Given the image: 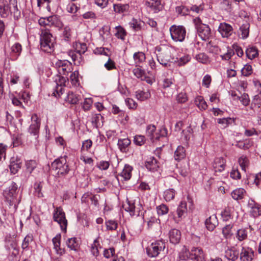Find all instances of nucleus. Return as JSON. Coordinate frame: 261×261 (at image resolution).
Masks as SVG:
<instances>
[{
    "label": "nucleus",
    "mask_w": 261,
    "mask_h": 261,
    "mask_svg": "<svg viewBox=\"0 0 261 261\" xmlns=\"http://www.w3.org/2000/svg\"><path fill=\"white\" fill-rule=\"evenodd\" d=\"M6 248L10 254L12 256H16L18 254L19 250L17 243L14 241H9L6 245Z\"/></svg>",
    "instance_id": "20"
},
{
    "label": "nucleus",
    "mask_w": 261,
    "mask_h": 261,
    "mask_svg": "<svg viewBox=\"0 0 261 261\" xmlns=\"http://www.w3.org/2000/svg\"><path fill=\"white\" fill-rule=\"evenodd\" d=\"M232 225L229 224L225 226L222 229V233L226 238H228L232 235L231 229Z\"/></svg>",
    "instance_id": "50"
},
{
    "label": "nucleus",
    "mask_w": 261,
    "mask_h": 261,
    "mask_svg": "<svg viewBox=\"0 0 261 261\" xmlns=\"http://www.w3.org/2000/svg\"><path fill=\"white\" fill-rule=\"evenodd\" d=\"M195 103L196 106L201 110H205L207 105L204 100L203 98L201 96H198L195 99Z\"/></svg>",
    "instance_id": "37"
},
{
    "label": "nucleus",
    "mask_w": 261,
    "mask_h": 261,
    "mask_svg": "<svg viewBox=\"0 0 261 261\" xmlns=\"http://www.w3.org/2000/svg\"><path fill=\"white\" fill-rule=\"evenodd\" d=\"M134 58L136 64H139L145 60V56L142 52L136 53L134 55Z\"/></svg>",
    "instance_id": "46"
},
{
    "label": "nucleus",
    "mask_w": 261,
    "mask_h": 261,
    "mask_svg": "<svg viewBox=\"0 0 261 261\" xmlns=\"http://www.w3.org/2000/svg\"><path fill=\"white\" fill-rule=\"evenodd\" d=\"M185 149L184 147L179 146L177 147L174 153V158L176 160L179 161L185 156Z\"/></svg>",
    "instance_id": "34"
},
{
    "label": "nucleus",
    "mask_w": 261,
    "mask_h": 261,
    "mask_svg": "<svg viewBox=\"0 0 261 261\" xmlns=\"http://www.w3.org/2000/svg\"><path fill=\"white\" fill-rule=\"evenodd\" d=\"M54 220L57 222L60 225L61 228L63 230H66L67 221L65 218V213L61 207H58L54 211L53 215Z\"/></svg>",
    "instance_id": "7"
},
{
    "label": "nucleus",
    "mask_w": 261,
    "mask_h": 261,
    "mask_svg": "<svg viewBox=\"0 0 261 261\" xmlns=\"http://www.w3.org/2000/svg\"><path fill=\"white\" fill-rule=\"evenodd\" d=\"M38 22L41 26H55L56 27H61L62 22L59 20L58 17L55 15L51 16L46 18H40Z\"/></svg>",
    "instance_id": "8"
},
{
    "label": "nucleus",
    "mask_w": 261,
    "mask_h": 261,
    "mask_svg": "<svg viewBox=\"0 0 261 261\" xmlns=\"http://www.w3.org/2000/svg\"><path fill=\"white\" fill-rule=\"evenodd\" d=\"M230 177L234 179H240L241 177V173L237 168L232 169L230 173Z\"/></svg>",
    "instance_id": "64"
},
{
    "label": "nucleus",
    "mask_w": 261,
    "mask_h": 261,
    "mask_svg": "<svg viewBox=\"0 0 261 261\" xmlns=\"http://www.w3.org/2000/svg\"><path fill=\"white\" fill-rule=\"evenodd\" d=\"M190 258L193 261H204L202 250L199 248H193L190 253Z\"/></svg>",
    "instance_id": "13"
},
{
    "label": "nucleus",
    "mask_w": 261,
    "mask_h": 261,
    "mask_svg": "<svg viewBox=\"0 0 261 261\" xmlns=\"http://www.w3.org/2000/svg\"><path fill=\"white\" fill-rule=\"evenodd\" d=\"M32 123L30 126L29 132L34 136H37L40 128V122L37 115L34 114L31 117Z\"/></svg>",
    "instance_id": "10"
},
{
    "label": "nucleus",
    "mask_w": 261,
    "mask_h": 261,
    "mask_svg": "<svg viewBox=\"0 0 261 261\" xmlns=\"http://www.w3.org/2000/svg\"><path fill=\"white\" fill-rule=\"evenodd\" d=\"M187 211L186 202L181 201L176 210L178 218L181 219L182 216L187 213Z\"/></svg>",
    "instance_id": "27"
},
{
    "label": "nucleus",
    "mask_w": 261,
    "mask_h": 261,
    "mask_svg": "<svg viewBox=\"0 0 261 261\" xmlns=\"http://www.w3.org/2000/svg\"><path fill=\"white\" fill-rule=\"evenodd\" d=\"M195 28L201 38L203 40L209 39L211 34V29L208 25L202 23L201 19L197 17L194 19Z\"/></svg>",
    "instance_id": "4"
},
{
    "label": "nucleus",
    "mask_w": 261,
    "mask_h": 261,
    "mask_svg": "<svg viewBox=\"0 0 261 261\" xmlns=\"http://www.w3.org/2000/svg\"><path fill=\"white\" fill-rule=\"evenodd\" d=\"M70 80L73 85L76 86L79 85V72L75 71L71 73L70 76Z\"/></svg>",
    "instance_id": "52"
},
{
    "label": "nucleus",
    "mask_w": 261,
    "mask_h": 261,
    "mask_svg": "<svg viewBox=\"0 0 261 261\" xmlns=\"http://www.w3.org/2000/svg\"><path fill=\"white\" fill-rule=\"evenodd\" d=\"M93 125L98 128L103 125V117L100 114H96L93 115L91 120Z\"/></svg>",
    "instance_id": "24"
},
{
    "label": "nucleus",
    "mask_w": 261,
    "mask_h": 261,
    "mask_svg": "<svg viewBox=\"0 0 261 261\" xmlns=\"http://www.w3.org/2000/svg\"><path fill=\"white\" fill-rule=\"evenodd\" d=\"M143 219L144 221L147 222L148 228H160V220L154 216H150L149 212H145Z\"/></svg>",
    "instance_id": "9"
},
{
    "label": "nucleus",
    "mask_w": 261,
    "mask_h": 261,
    "mask_svg": "<svg viewBox=\"0 0 261 261\" xmlns=\"http://www.w3.org/2000/svg\"><path fill=\"white\" fill-rule=\"evenodd\" d=\"M22 162L18 158H12L9 165L10 171L12 173L16 174L21 167Z\"/></svg>",
    "instance_id": "17"
},
{
    "label": "nucleus",
    "mask_w": 261,
    "mask_h": 261,
    "mask_svg": "<svg viewBox=\"0 0 261 261\" xmlns=\"http://www.w3.org/2000/svg\"><path fill=\"white\" fill-rule=\"evenodd\" d=\"M218 31L223 38H228L231 35L233 29L232 27L225 22L221 23L218 28Z\"/></svg>",
    "instance_id": "11"
},
{
    "label": "nucleus",
    "mask_w": 261,
    "mask_h": 261,
    "mask_svg": "<svg viewBox=\"0 0 261 261\" xmlns=\"http://www.w3.org/2000/svg\"><path fill=\"white\" fill-rule=\"evenodd\" d=\"M9 4L6 0H0V15L3 17L9 15Z\"/></svg>",
    "instance_id": "23"
},
{
    "label": "nucleus",
    "mask_w": 261,
    "mask_h": 261,
    "mask_svg": "<svg viewBox=\"0 0 261 261\" xmlns=\"http://www.w3.org/2000/svg\"><path fill=\"white\" fill-rule=\"evenodd\" d=\"M247 237V232L245 229H239L237 233V239L241 241L246 239Z\"/></svg>",
    "instance_id": "51"
},
{
    "label": "nucleus",
    "mask_w": 261,
    "mask_h": 261,
    "mask_svg": "<svg viewBox=\"0 0 261 261\" xmlns=\"http://www.w3.org/2000/svg\"><path fill=\"white\" fill-rule=\"evenodd\" d=\"M66 158V156H61L55 160L51 164L53 170L56 176L58 177L65 176L70 171Z\"/></svg>",
    "instance_id": "3"
},
{
    "label": "nucleus",
    "mask_w": 261,
    "mask_h": 261,
    "mask_svg": "<svg viewBox=\"0 0 261 261\" xmlns=\"http://www.w3.org/2000/svg\"><path fill=\"white\" fill-rule=\"evenodd\" d=\"M61 75V74L57 75V77L55 80V82H56V85L65 87V84L67 81L68 80V79L67 78V76H64Z\"/></svg>",
    "instance_id": "45"
},
{
    "label": "nucleus",
    "mask_w": 261,
    "mask_h": 261,
    "mask_svg": "<svg viewBox=\"0 0 261 261\" xmlns=\"http://www.w3.org/2000/svg\"><path fill=\"white\" fill-rule=\"evenodd\" d=\"M70 65L68 66H62V67H58L59 74H62L63 75H67L68 73L70 71Z\"/></svg>",
    "instance_id": "62"
},
{
    "label": "nucleus",
    "mask_w": 261,
    "mask_h": 261,
    "mask_svg": "<svg viewBox=\"0 0 261 261\" xmlns=\"http://www.w3.org/2000/svg\"><path fill=\"white\" fill-rule=\"evenodd\" d=\"M143 23V22L140 21V20H137L136 19H133L129 23V25L135 31H138L140 30L142 28V24Z\"/></svg>",
    "instance_id": "39"
},
{
    "label": "nucleus",
    "mask_w": 261,
    "mask_h": 261,
    "mask_svg": "<svg viewBox=\"0 0 261 261\" xmlns=\"http://www.w3.org/2000/svg\"><path fill=\"white\" fill-rule=\"evenodd\" d=\"M164 198L167 201L172 200L175 196V191L173 189H170L164 192Z\"/></svg>",
    "instance_id": "43"
},
{
    "label": "nucleus",
    "mask_w": 261,
    "mask_h": 261,
    "mask_svg": "<svg viewBox=\"0 0 261 261\" xmlns=\"http://www.w3.org/2000/svg\"><path fill=\"white\" fill-rule=\"evenodd\" d=\"M239 163L242 170L246 172V168L248 166V160L246 156H242L239 159Z\"/></svg>",
    "instance_id": "47"
},
{
    "label": "nucleus",
    "mask_w": 261,
    "mask_h": 261,
    "mask_svg": "<svg viewBox=\"0 0 261 261\" xmlns=\"http://www.w3.org/2000/svg\"><path fill=\"white\" fill-rule=\"evenodd\" d=\"M170 242L173 244H178L181 239L180 231L176 229H172L168 233Z\"/></svg>",
    "instance_id": "15"
},
{
    "label": "nucleus",
    "mask_w": 261,
    "mask_h": 261,
    "mask_svg": "<svg viewBox=\"0 0 261 261\" xmlns=\"http://www.w3.org/2000/svg\"><path fill=\"white\" fill-rule=\"evenodd\" d=\"M246 194L245 190L243 188H238L231 192V196L233 199L238 200L244 198Z\"/></svg>",
    "instance_id": "26"
},
{
    "label": "nucleus",
    "mask_w": 261,
    "mask_h": 261,
    "mask_svg": "<svg viewBox=\"0 0 261 261\" xmlns=\"http://www.w3.org/2000/svg\"><path fill=\"white\" fill-rule=\"evenodd\" d=\"M145 167L149 170L154 171L159 167V164L156 159L152 157L145 162Z\"/></svg>",
    "instance_id": "22"
},
{
    "label": "nucleus",
    "mask_w": 261,
    "mask_h": 261,
    "mask_svg": "<svg viewBox=\"0 0 261 261\" xmlns=\"http://www.w3.org/2000/svg\"><path fill=\"white\" fill-rule=\"evenodd\" d=\"M33 241V237L32 234H28L23 239L21 248L23 250L28 248L29 244Z\"/></svg>",
    "instance_id": "41"
},
{
    "label": "nucleus",
    "mask_w": 261,
    "mask_h": 261,
    "mask_svg": "<svg viewBox=\"0 0 261 261\" xmlns=\"http://www.w3.org/2000/svg\"><path fill=\"white\" fill-rule=\"evenodd\" d=\"M21 49V45L18 43H16L11 47L12 53L15 54L16 57L20 55Z\"/></svg>",
    "instance_id": "57"
},
{
    "label": "nucleus",
    "mask_w": 261,
    "mask_h": 261,
    "mask_svg": "<svg viewBox=\"0 0 261 261\" xmlns=\"http://www.w3.org/2000/svg\"><path fill=\"white\" fill-rule=\"evenodd\" d=\"M171 37L175 41L182 42L185 38L186 31L183 26L172 25L170 28Z\"/></svg>",
    "instance_id": "6"
},
{
    "label": "nucleus",
    "mask_w": 261,
    "mask_h": 261,
    "mask_svg": "<svg viewBox=\"0 0 261 261\" xmlns=\"http://www.w3.org/2000/svg\"><path fill=\"white\" fill-rule=\"evenodd\" d=\"M76 238H71L68 239L66 244L71 250L76 251L78 249L79 243L76 242Z\"/></svg>",
    "instance_id": "38"
},
{
    "label": "nucleus",
    "mask_w": 261,
    "mask_h": 261,
    "mask_svg": "<svg viewBox=\"0 0 261 261\" xmlns=\"http://www.w3.org/2000/svg\"><path fill=\"white\" fill-rule=\"evenodd\" d=\"M191 60V57L188 55H184V56L179 58L177 62L179 66H183L189 62Z\"/></svg>",
    "instance_id": "55"
},
{
    "label": "nucleus",
    "mask_w": 261,
    "mask_h": 261,
    "mask_svg": "<svg viewBox=\"0 0 261 261\" xmlns=\"http://www.w3.org/2000/svg\"><path fill=\"white\" fill-rule=\"evenodd\" d=\"M133 168L128 165H125L122 171L120 173V175L125 179L128 180L131 177V172Z\"/></svg>",
    "instance_id": "29"
},
{
    "label": "nucleus",
    "mask_w": 261,
    "mask_h": 261,
    "mask_svg": "<svg viewBox=\"0 0 261 261\" xmlns=\"http://www.w3.org/2000/svg\"><path fill=\"white\" fill-rule=\"evenodd\" d=\"M253 255V252L251 249L243 248L240 254V258L242 261H252Z\"/></svg>",
    "instance_id": "21"
},
{
    "label": "nucleus",
    "mask_w": 261,
    "mask_h": 261,
    "mask_svg": "<svg viewBox=\"0 0 261 261\" xmlns=\"http://www.w3.org/2000/svg\"><path fill=\"white\" fill-rule=\"evenodd\" d=\"M130 140L128 138L119 139L118 141V145L121 151L125 152L127 147L130 145Z\"/></svg>",
    "instance_id": "30"
},
{
    "label": "nucleus",
    "mask_w": 261,
    "mask_h": 261,
    "mask_svg": "<svg viewBox=\"0 0 261 261\" xmlns=\"http://www.w3.org/2000/svg\"><path fill=\"white\" fill-rule=\"evenodd\" d=\"M237 98L239 99L244 106H246L249 103L250 99L247 94L244 93L241 96H237Z\"/></svg>",
    "instance_id": "58"
},
{
    "label": "nucleus",
    "mask_w": 261,
    "mask_h": 261,
    "mask_svg": "<svg viewBox=\"0 0 261 261\" xmlns=\"http://www.w3.org/2000/svg\"><path fill=\"white\" fill-rule=\"evenodd\" d=\"M246 56L251 60L258 56V50L255 47L249 46L246 50Z\"/></svg>",
    "instance_id": "31"
},
{
    "label": "nucleus",
    "mask_w": 261,
    "mask_h": 261,
    "mask_svg": "<svg viewBox=\"0 0 261 261\" xmlns=\"http://www.w3.org/2000/svg\"><path fill=\"white\" fill-rule=\"evenodd\" d=\"M9 14H13L14 17L18 18L20 16V11L17 7L16 0H9Z\"/></svg>",
    "instance_id": "16"
},
{
    "label": "nucleus",
    "mask_w": 261,
    "mask_h": 261,
    "mask_svg": "<svg viewBox=\"0 0 261 261\" xmlns=\"http://www.w3.org/2000/svg\"><path fill=\"white\" fill-rule=\"evenodd\" d=\"M55 38L48 29H42L40 34V48L43 51L51 53L54 50Z\"/></svg>",
    "instance_id": "2"
},
{
    "label": "nucleus",
    "mask_w": 261,
    "mask_h": 261,
    "mask_svg": "<svg viewBox=\"0 0 261 261\" xmlns=\"http://www.w3.org/2000/svg\"><path fill=\"white\" fill-rule=\"evenodd\" d=\"M239 253L232 249H227L225 252V256L229 260H235L238 257Z\"/></svg>",
    "instance_id": "36"
},
{
    "label": "nucleus",
    "mask_w": 261,
    "mask_h": 261,
    "mask_svg": "<svg viewBox=\"0 0 261 261\" xmlns=\"http://www.w3.org/2000/svg\"><path fill=\"white\" fill-rule=\"evenodd\" d=\"M196 59L200 63L207 64L210 60L208 56L204 53H200L196 56Z\"/></svg>",
    "instance_id": "44"
},
{
    "label": "nucleus",
    "mask_w": 261,
    "mask_h": 261,
    "mask_svg": "<svg viewBox=\"0 0 261 261\" xmlns=\"http://www.w3.org/2000/svg\"><path fill=\"white\" fill-rule=\"evenodd\" d=\"M80 99V96L71 91L68 93L65 100L70 104L75 105L79 102Z\"/></svg>",
    "instance_id": "25"
},
{
    "label": "nucleus",
    "mask_w": 261,
    "mask_h": 261,
    "mask_svg": "<svg viewBox=\"0 0 261 261\" xmlns=\"http://www.w3.org/2000/svg\"><path fill=\"white\" fill-rule=\"evenodd\" d=\"M231 211L230 207H227L221 212V217L223 221H227L232 218Z\"/></svg>",
    "instance_id": "40"
},
{
    "label": "nucleus",
    "mask_w": 261,
    "mask_h": 261,
    "mask_svg": "<svg viewBox=\"0 0 261 261\" xmlns=\"http://www.w3.org/2000/svg\"><path fill=\"white\" fill-rule=\"evenodd\" d=\"M156 129V127L154 125H149L147 127L146 133L148 137H150V139L152 142H154V134L155 133V131Z\"/></svg>",
    "instance_id": "42"
},
{
    "label": "nucleus",
    "mask_w": 261,
    "mask_h": 261,
    "mask_svg": "<svg viewBox=\"0 0 261 261\" xmlns=\"http://www.w3.org/2000/svg\"><path fill=\"white\" fill-rule=\"evenodd\" d=\"M18 186L14 181L9 182L8 187L3 191L5 201L9 204L10 207H13L14 212L21 201V197L18 196Z\"/></svg>",
    "instance_id": "1"
},
{
    "label": "nucleus",
    "mask_w": 261,
    "mask_h": 261,
    "mask_svg": "<svg viewBox=\"0 0 261 261\" xmlns=\"http://www.w3.org/2000/svg\"><path fill=\"white\" fill-rule=\"evenodd\" d=\"M76 53L79 54H83L87 50V45L85 43H79L76 44Z\"/></svg>",
    "instance_id": "63"
},
{
    "label": "nucleus",
    "mask_w": 261,
    "mask_h": 261,
    "mask_svg": "<svg viewBox=\"0 0 261 261\" xmlns=\"http://www.w3.org/2000/svg\"><path fill=\"white\" fill-rule=\"evenodd\" d=\"M107 229L109 230H116L118 227V223L114 220H108L106 222Z\"/></svg>",
    "instance_id": "53"
},
{
    "label": "nucleus",
    "mask_w": 261,
    "mask_h": 261,
    "mask_svg": "<svg viewBox=\"0 0 261 261\" xmlns=\"http://www.w3.org/2000/svg\"><path fill=\"white\" fill-rule=\"evenodd\" d=\"M37 163L34 160H30L26 162L27 170L30 173H31L33 170L36 168Z\"/></svg>",
    "instance_id": "56"
},
{
    "label": "nucleus",
    "mask_w": 261,
    "mask_h": 261,
    "mask_svg": "<svg viewBox=\"0 0 261 261\" xmlns=\"http://www.w3.org/2000/svg\"><path fill=\"white\" fill-rule=\"evenodd\" d=\"M139 207H136L135 203L128 201L126 205L124 206V209L126 211L129 213L130 216L137 215L138 216L140 215H142L143 212H141L140 208L142 207L141 205L138 204Z\"/></svg>",
    "instance_id": "12"
},
{
    "label": "nucleus",
    "mask_w": 261,
    "mask_h": 261,
    "mask_svg": "<svg viewBox=\"0 0 261 261\" xmlns=\"http://www.w3.org/2000/svg\"><path fill=\"white\" fill-rule=\"evenodd\" d=\"M165 244L162 241H158L152 243L150 245L146 248V252L148 255L151 257H156L161 250L165 248Z\"/></svg>",
    "instance_id": "5"
},
{
    "label": "nucleus",
    "mask_w": 261,
    "mask_h": 261,
    "mask_svg": "<svg viewBox=\"0 0 261 261\" xmlns=\"http://www.w3.org/2000/svg\"><path fill=\"white\" fill-rule=\"evenodd\" d=\"M129 6L128 4H114V11L116 13H122L127 12L129 10Z\"/></svg>",
    "instance_id": "28"
},
{
    "label": "nucleus",
    "mask_w": 261,
    "mask_h": 261,
    "mask_svg": "<svg viewBox=\"0 0 261 261\" xmlns=\"http://www.w3.org/2000/svg\"><path fill=\"white\" fill-rule=\"evenodd\" d=\"M64 90V87L56 85V89L54 90L52 94L56 97H60L63 94V91Z\"/></svg>",
    "instance_id": "61"
},
{
    "label": "nucleus",
    "mask_w": 261,
    "mask_h": 261,
    "mask_svg": "<svg viewBox=\"0 0 261 261\" xmlns=\"http://www.w3.org/2000/svg\"><path fill=\"white\" fill-rule=\"evenodd\" d=\"M207 229L210 231H213L218 225V220L216 215H213L207 218L205 222Z\"/></svg>",
    "instance_id": "18"
},
{
    "label": "nucleus",
    "mask_w": 261,
    "mask_h": 261,
    "mask_svg": "<svg viewBox=\"0 0 261 261\" xmlns=\"http://www.w3.org/2000/svg\"><path fill=\"white\" fill-rule=\"evenodd\" d=\"M61 236L60 234H57L53 239V243L54 246V249L58 254H62L61 249L60 248V240Z\"/></svg>",
    "instance_id": "35"
},
{
    "label": "nucleus",
    "mask_w": 261,
    "mask_h": 261,
    "mask_svg": "<svg viewBox=\"0 0 261 261\" xmlns=\"http://www.w3.org/2000/svg\"><path fill=\"white\" fill-rule=\"evenodd\" d=\"M69 56L71 57L74 65L80 64L82 56L81 54H77V53H75L74 51H70L69 53Z\"/></svg>",
    "instance_id": "48"
},
{
    "label": "nucleus",
    "mask_w": 261,
    "mask_h": 261,
    "mask_svg": "<svg viewBox=\"0 0 261 261\" xmlns=\"http://www.w3.org/2000/svg\"><path fill=\"white\" fill-rule=\"evenodd\" d=\"M146 7L149 8L154 13H157L161 11L162 8L161 0H150L145 3Z\"/></svg>",
    "instance_id": "19"
},
{
    "label": "nucleus",
    "mask_w": 261,
    "mask_h": 261,
    "mask_svg": "<svg viewBox=\"0 0 261 261\" xmlns=\"http://www.w3.org/2000/svg\"><path fill=\"white\" fill-rule=\"evenodd\" d=\"M226 165V161L223 158H217L213 164V167L216 172H221L224 170Z\"/></svg>",
    "instance_id": "14"
},
{
    "label": "nucleus",
    "mask_w": 261,
    "mask_h": 261,
    "mask_svg": "<svg viewBox=\"0 0 261 261\" xmlns=\"http://www.w3.org/2000/svg\"><path fill=\"white\" fill-rule=\"evenodd\" d=\"M250 24L248 22H245L240 27V30L241 32L242 38L245 39L248 37L249 33Z\"/></svg>",
    "instance_id": "33"
},
{
    "label": "nucleus",
    "mask_w": 261,
    "mask_h": 261,
    "mask_svg": "<svg viewBox=\"0 0 261 261\" xmlns=\"http://www.w3.org/2000/svg\"><path fill=\"white\" fill-rule=\"evenodd\" d=\"M71 30L69 27L66 26L64 28L62 35L65 40H69L71 36Z\"/></svg>",
    "instance_id": "49"
},
{
    "label": "nucleus",
    "mask_w": 261,
    "mask_h": 261,
    "mask_svg": "<svg viewBox=\"0 0 261 261\" xmlns=\"http://www.w3.org/2000/svg\"><path fill=\"white\" fill-rule=\"evenodd\" d=\"M134 142L138 146H142L145 142V138L142 135H136L134 137Z\"/></svg>",
    "instance_id": "54"
},
{
    "label": "nucleus",
    "mask_w": 261,
    "mask_h": 261,
    "mask_svg": "<svg viewBox=\"0 0 261 261\" xmlns=\"http://www.w3.org/2000/svg\"><path fill=\"white\" fill-rule=\"evenodd\" d=\"M250 213L251 215L254 218L261 215V205L258 204L252 210H250Z\"/></svg>",
    "instance_id": "59"
},
{
    "label": "nucleus",
    "mask_w": 261,
    "mask_h": 261,
    "mask_svg": "<svg viewBox=\"0 0 261 261\" xmlns=\"http://www.w3.org/2000/svg\"><path fill=\"white\" fill-rule=\"evenodd\" d=\"M252 67L249 64H246L241 70L242 74L246 76L250 75L252 73Z\"/></svg>",
    "instance_id": "60"
},
{
    "label": "nucleus",
    "mask_w": 261,
    "mask_h": 261,
    "mask_svg": "<svg viewBox=\"0 0 261 261\" xmlns=\"http://www.w3.org/2000/svg\"><path fill=\"white\" fill-rule=\"evenodd\" d=\"M150 96V94L149 91H144L139 90L136 92V97L140 101L145 100L148 99Z\"/></svg>",
    "instance_id": "32"
}]
</instances>
